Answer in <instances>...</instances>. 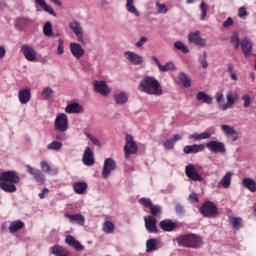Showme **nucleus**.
I'll list each match as a JSON object with an SVG mask.
<instances>
[{
    "label": "nucleus",
    "mask_w": 256,
    "mask_h": 256,
    "mask_svg": "<svg viewBox=\"0 0 256 256\" xmlns=\"http://www.w3.org/2000/svg\"><path fill=\"white\" fill-rule=\"evenodd\" d=\"M138 91L146 95H156V97L163 95L161 83L153 76H145L138 85Z\"/></svg>",
    "instance_id": "f257e3e1"
},
{
    "label": "nucleus",
    "mask_w": 256,
    "mask_h": 256,
    "mask_svg": "<svg viewBox=\"0 0 256 256\" xmlns=\"http://www.w3.org/2000/svg\"><path fill=\"white\" fill-rule=\"evenodd\" d=\"M180 247H188L190 249H199L203 245V238L197 234H185L176 238Z\"/></svg>",
    "instance_id": "f03ea898"
},
{
    "label": "nucleus",
    "mask_w": 256,
    "mask_h": 256,
    "mask_svg": "<svg viewBox=\"0 0 256 256\" xmlns=\"http://www.w3.org/2000/svg\"><path fill=\"white\" fill-rule=\"evenodd\" d=\"M125 145H124V157L125 159H130L131 155H137L139 151V147L137 146V142L133 139V136L130 134H126L125 136Z\"/></svg>",
    "instance_id": "7ed1b4c3"
},
{
    "label": "nucleus",
    "mask_w": 256,
    "mask_h": 256,
    "mask_svg": "<svg viewBox=\"0 0 256 256\" xmlns=\"http://www.w3.org/2000/svg\"><path fill=\"white\" fill-rule=\"evenodd\" d=\"M54 129L60 133H65V131L69 129V118H67V114L60 113L56 116L54 121Z\"/></svg>",
    "instance_id": "20e7f679"
},
{
    "label": "nucleus",
    "mask_w": 256,
    "mask_h": 256,
    "mask_svg": "<svg viewBox=\"0 0 256 256\" xmlns=\"http://www.w3.org/2000/svg\"><path fill=\"white\" fill-rule=\"evenodd\" d=\"M199 212L201 213V215H203V217H215L218 210L215 203L211 201H206L200 207Z\"/></svg>",
    "instance_id": "39448f33"
},
{
    "label": "nucleus",
    "mask_w": 256,
    "mask_h": 256,
    "mask_svg": "<svg viewBox=\"0 0 256 256\" xmlns=\"http://www.w3.org/2000/svg\"><path fill=\"white\" fill-rule=\"evenodd\" d=\"M21 181L19 175H17L16 171H5L0 172V182L1 183H14L17 184Z\"/></svg>",
    "instance_id": "423d86ee"
},
{
    "label": "nucleus",
    "mask_w": 256,
    "mask_h": 256,
    "mask_svg": "<svg viewBox=\"0 0 256 256\" xmlns=\"http://www.w3.org/2000/svg\"><path fill=\"white\" fill-rule=\"evenodd\" d=\"M115 169H117V163L115 160H113V158H106L101 173L103 179H108L111 172L115 171Z\"/></svg>",
    "instance_id": "0eeeda50"
},
{
    "label": "nucleus",
    "mask_w": 256,
    "mask_h": 256,
    "mask_svg": "<svg viewBox=\"0 0 256 256\" xmlns=\"http://www.w3.org/2000/svg\"><path fill=\"white\" fill-rule=\"evenodd\" d=\"M188 43H192L193 45H196L197 47H206L207 46V40H205L204 38H201L200 31L190 32L188 34Z\"/></svg>",
    "instance_id": "6e6552de"
},
{
    "label": "nucleus",
    "mask_w": 256,
    "mask_h": 256,
    "mask_svg": "<svg viewBox=\"0 0 256 256\" xmlns=\"http://www.w3.org/2000/svg\"><path fill=\"white\" fill-rule=\"evenodd\" d=\"M33 23V20L29 17L20 16L14 20V27L17 31H25L29 25Z\"/></svg>",
    "instance_id": "1a4fd4ad"
},
{
    "label": "nucleus",
    "mask_w": 256,
    "mask_h": 256,
    "mask_svg": "<svg viewBox=\"0 0 256 256\" xmlns=\"http://www.w3.org/2000/svg\"><path fill=\"white\" fill-rule=\"evenodd\" d=\"M206 147L209 149V151H211V153H227L225 143L219 142L217 140L209 141L206 143Z\"/></svg>",
    "instance_id": "9d476101"
},
{
    "label": "nucleus",
    "mask_w": 256,
    "mask_h": 256,
    "mask_svg": "<svg viewBox=\"0 0 256 256\" xmlns=\"http://www.w3.org/2000/svg\"><path fill=\"white\" fill-rule=\"evenodd\" d=\"M21 51L23 52V55L27 61H31L34 63V61H37V51H35V48L33 46L24 44L21 46Z\"/></svg>",
    "instance_id": "9b49d317"
},
{
    "label": "nucleus",
    "mask_w": 256,
    "mask_h": 256,
    "mask_svg": "<svg viewBox=\"0 0 256 256\" xmlns=\"http://www.w3.org/2000/svg\"><path fill=\"white\" fill-rule=\"evenodd\" d=\"M93 85H94V91L96 93H100V95H103V97H107L111 93V89H109V86H107L106 81L95 80Z\"/></svg>",
    "instance_id": "f8f14e48"
},
{
    "label": "nucleus",
    "mask_w": 256,
    "mask_h": 256,
    "mask_svg": "<svg viewBox=\"0 0 256 256\" xmlns=\"http://www.w3.org/2000/svg\"><path fill=\"white\" fill-rule=\"evenodd\" d=\"M26 169L28 173L34 177L36 183H40V185H45V174H43L41 170L33 168L30 165H26Z\"/></svg>",
    "instance_id": "ddd939ff"
},
{
    "label": "nucleus",
    "mask_w": 256,
    "mask_h": 256,
    "mask_svg": "<svg viewBox=\"0 0 256 256\" xmlns=\"http://www.w3.org/2000/svg\"><path fill=\"white\" fill-rule=\"evenodd\" d=\"M69 29H71V31L77 37L79 43H83V27H81V23H79L77 20H73L69 23Z\"/></svg>",
    "instance_id": "4468645a"
},
{
    "label": "nucleus",
    "mask_w": 256,
    "mask_h": 256,
    "mask_svg": "<svg viewBox=\"0 0 256 256\" xmlns=\"http://www.w3.org/2000/svg\"><path fill=\"white\" fill-rule=\"evenodd\" d=\"M185 174L192 181H203V176L197 173V169H195V166L192 164H189L185 167Z\"/></svg>",
    "instance_id": "2eb2a0df"
},
{
    "label": "nucleus",
    "mask_w": 256,
    "mask_h": 256,
    "mask_svg": "<svg viewBox=\"0 0 256 256\" xmlns=\"http://www.w3.org/2000/svg\"><path fill=\"white\" fill-rule=\"evenodd\" d=\"M145 227L149 233H159L157 229V219L153 216L144 217Z\"/></svg>",
    "instance_id": "dca6fc26"
},
{
    "label": "nucleus",
    "mask_w": 256,
    "mask_h": 256,
    "mask_svg": "<svg viewBox=\"0 0 256 256\" xmlns=\"http://www.w3.org/2000/svg\"><path fill=\"white\" fill-rule=\"evenodd\" d=\"M65 243L72 247L75 251H85V246L79 242V240L75 239L73 235H68L65 238Z\"/></svg>",
    "instance_id": "f3484780"
},
{
    "label": "nucleus",
    "mask_w": 256,
    "mask_h": 256,
    "mask_svg": "<svg viewBox=\"0 0 256 256\" xmlns=\"http://www.w3.org/2000/svg\"><path fill=\"white\" fill-rule=\"evenodd\" d=\"M159 227H160V229H162V231L171 233V231H175V229H177L179 227V225L177 223L173 222V220H171V219H165V220L160 221Z\"/></svg>",
    "instance_id": "a211bd4d"
},
{
    "label": "nucleus",
    "mask_w": 256,
    "mask_h": 256,
    "mask_svg": "<svg viewBox=\"0 0 256 256\" xmlns=\"http://www.w3.org/2000/svg\"><path fill=\"white\" fill-rule=\"evenodd\" d=\"M82 161L87 167L95 165V158L93 157V150L90 147H87L84 151Z\"/></svg>",
    "instance_id": "6ab92c4d"
},
{
    "label": "nucleus",
    "mask_w": 256,
    "mask_h": 256,
    "mask_svg": "<svg viewBox=\"0 0 256 256\" xmlns=\"http://www.w3.org/2000/svg\"><path fill=\"white\" fill-rule=\"evenodd\" d=\"M70 51L75 59H81L85 55V49L75 42L70 43Z\"/></svg>",
    "instance_id": "aec40b11"
},
{
    "label": "nucleus",
    "mask_w": 256,
    "mask_h": 256,
    "mask_svg": "<svg viewBox=\"0 0 256 256\" xmlns=\"http://www.w3.org/2000/svg\"><path fill=\"white\" fill-rule=\"evenodd\" d=\"M183 151L185 155H190L191 153H201V151H205V144H193L184 146Z\"/></svg>",
    "instance_id": "412c9836"
},
{
    "label": "nucleus",
    "mask_w": 256,
    "mask_h": 256,
    "mask_svg": "<svg viewBox=\"0 0 256 256\" xmlns=\"http://www.w3.org/2000/svg\"><path fill=\"white\" fill-rule=\"evenodd\" d=\"M240 45L245 57H249L253 53V42L251 40L244 38Z\"/></svg>",
    "instance_id": "4be33fe9"
},
{
    "label": "nucleus",
    "mask_w": 256,
    "mask_h": 256,
    "mask_svg": "<svg viewBox=\"0 0 256 256\" xmlns=\"http://www.w3.org/2000/svg\"><path fill=\"white\" fill-rule=\"evenodd\" d=\"M124 55L132 65H141L143 63V57L135 52L128 51Z\"/></svg>",
    "instance_id": "5701e85b"
},
{
    "label": "nucleus",
    "mask_w": 256,
    "mask_h": 256,
    "mask_svg": "<svg viewBox=\"0 0 256 256\" xmlns=\"http://www.w3.org/2000/svg\"><path fill=\"white\" fill-rule=\"evenodd\" d=\"M152 59L155 61L159 71L162 73H166V71H173V69H175V64H173V62H168L165 65H162L157 56H152Z\"/></svg>",
    "instance_id": "b1692460"
},
{
    "label": "nucleus",
    "mask_w": 256,
    "mask_h": 256,
    "mask_svg": "<svg viewBox=\"0 0 256 256\" xmlns=\"http://www.w3.org/2000/svg\"><path fill=\"white\" fill-rule=\"evenodd\" d=\"M227 104H220L219 107L222 109V111H227L229 107H233L235 105V102L237 101V95H233V93L229 92L226 95Z\"/></svg>",
    "instance_id": "393cba45"
},
{
    "label": "nucleus",
    "mask_w": 256,
    "mask_h": 256,
    "mask_svg": "<svg viewBox=\"0 0 256 256\" xmlns=\"http://www.w3.org/2000/svg\"><path fill=\"white\" fill-rule=\"evenodd\" d=\"M65 113L71 114H77V113H83V106H81L77 102L70 103L65 108Z\"/></svg>",
    "instance_id": "a878e982"
},
{
    "label": "nucleus",
    "mask_w": 256,
    "mask_h": 256,
    "mask_svg": "<svg viewBox=\"0 0 256 256\" xmlns=\"http://www.w3.org/2000/svg\"><path fill=\"white\" fill-rule=\"evenodd\" d=\"M18 98L20 103H22V105H26V103H29V101H31V90L30 89L20 90L18 93Z\"/></svg>",
    "instance_id": "bb28decb"
},
{
    "label": "nucleus",
    "mask_w": 256,
    "mask_h": 256,
    "mask_svg": "<svg viewBox=\"0 0 256 256\" xmlns=\"http://www.w3.org/2000/svg\"><path fill=\"white\" fill-rule=\"evenodd\" d=\"M64 217L69 219L70 223H79V225H83V223H85V217H83L81 214L66 213Z\"/></svg>",
    "instance_id": "cd10ccee"
},
{
    "label": "nucleus",
    "mask_w": 256,
    "mask_h": 256,
    "mask_svg": "<svg viewBox=\"0 0 256 256\" xmlns=\"http://www.w3.org/2000/svg\"><path fill=\"white\" fill-rule=\"evenodd\" d=\"M222 131L226 134L232 137V141H237L239 139V136L237 134V131L233 129V127L224 124L221 126Z\"/></svg>",
    "instance_id": "c85d7f7f"
},
{
    "label": "nucleus",
    "mask_w": 256,
    "mask_h": 256,
    "mask_svg": "<svg viewBox=\"0 0 256 256\" xmlns=\"http://www.w3.org/2000/svg\"><path fill=\"white\" fill-rule=\"evenodd\" d=\"M51 253L55 256H69V250L60 245H55L51 247Z\"/></svg>",
    "instance_id": "c756f323"
},
{
    "label": "nucleus",
    "mask_w": 256,
    "mask_h": 256,
    "mask_svg": "<svg viewBox=\"0 0 256 256\" xmlns=\"http://www.w3.org/2000/svg\"><path fill=\"white\" fill-rule=\"evenodd\" d=\"M25 227V223L21 220H16L10 223L8 227L9 233H17V231H21Z\"/></svg>",
    "instance_id": "7c9ffc66"
},
{
    "label": "nucleus",
    "mask_w": 256,
    "mask_h": 256,
    "mask_svg": "<svg viewBox=\"0 0 256 256\" xmlns=\"http://www.w3.org/2000/svg\"><path fill=\"white\" fill-rule=\"evenodd\" d=\"M231 177H233V173L227 172L223 178L220 180L218 187H223L224 189H229L231 187Z\"/></svg>",
    "instance_id": "2f4dec72"
},
{
    "label": "nucleus",
    "mask_w": 256,
    "mask_h": 256,
    "mask_svg": "<svg viewBox=\"0 0 256 256\" xmlns=\"http://www.w3.org/2000/svg\"><path fill=\"white\" fill-rule=\"evenodd\" d=\"M242 185L245 187V189H248V191H251V193H256V182L255 180L251 178H244L242 180Z\"/></svg>",
    "instance_id": "473e14b6"
},
{
    "label": "nucleus",
    "mask_w": 256,
    "mask_h": 256,
    "mask_svg": "<svg viewBox=\"0 0 256 256\" xmlns=\"http://www.w3.org/2000/svg\"><path fill=\"white\" fill-rule=\"evenodd\" d=\"M196 100L202 101V103H206V105H211V103H213V98L211 97V95H208L203 91L197 93Z\"/></svg>",
    "instance_id": "72a5a7b5"
},
{
    "label": "nucleus",
    "mask_w": 256,
    "mask_h": 256,
    "mask_svg": "<svg viewBox=\"0 0 256 256\" xmlns=\"http://www.w3.org/2000/svg\"><path fill=\"white\" fill-rule=\"evenodd\" d=\"M87 187V183L85 182H76L73 185V190L77 193V195H85Z\"/></svg>",
    "instance_id": "f704fd0d"
},
{
    "label": "nucleus",
    "mask_w": 256,
    "mask_h": 256,
    "mask_svg": "<svg viewBox=\"0 0 256 256\" xmlns=\"http://www.w3.org/2000/svg\"><path fill=\"white\" fill-rule=\"evenodd\" d=\"M157 245H159V240L152 238L147 240L146 242V251L147 253H151L153 251H157L159 249V247H157Z\"/></svg>",
    "instance_id": "c9c22d12"
},
{
    "label": "nucleus",
    "mask_w": 256,
    "mask_h": 256,
    "mask_svg": "<svg viewBox=\"0 0 256 256\" xmlns=\"http://www.w3.org/2000/svg\"><path fill=\"white\" fill-rule=\"evenodd\" d=\"M114 101L117 105H125V103L129 101V96L127 95V92H120L114 96Z\"/></svg>",
    "instance_id": "e433bc0d"
},
{
    "label": "nucleus",
    "mask_w": 256,
    "mask_h": 256,
    "mask_svg": "<svg viewBox=\"0 0 256 256\" xmlns=\"http://www.w3.org/2000/svg\"><path fill=\"white\" fill-rule=\"evenodd\" d=\"M0 189L5 191V193H15L17 191V186L13 183L0 182Z\"/></svg>",
    "instance_id": "4c0bfd02"
},
{
    "label": "nucleus",
    "mask_w": 256,
    "mask_h": 256,
    "mask_svg": "<svg viewBox=\"0 0 256 256\" xmlns=\"http://www.w3.org/2000/svg\"><path fill=\"white\" fill-rule=\"evenodd\" d=\"M35 2L38 5H40V7H42V9H44V11H46L50 15H53V17H57V13H55V10H53V8L51 6L47 5V2H45V0H35Z\"/></svg>",
    "instance_id": "58836bf2"
},
{
    "label": "nucleus",
    "mask_w": 256,
    "mask_h": 256,
    "mask_svg": "<svg viewBox=\"0 0 256 256\" xmlns=\"http://www.w3.org/2000/svg\"><path fill=\"white\" fill-rule=\"evenodd\" d=\"M40 167L43 173H50L52 175H57V173H59L58 169H51V166H49V163H47V161H42L40 163Z\"/></svg>",
    "instance_id": "ea45409f"
},
{
    "label": "nucleus",
    "mask_w": 256,
    "mask_h": 256,
    "mask_svg": "<svg viewBox=\"0 0 256 256\" xmlns=\"http://www.w3.org/2000/svg\"><path fill=\"white\" fill-rule=\"evenodd\" d=\"M178 79L182 83L183 87H185L186 89H189V87H191V78H189L187 74L181 72L178 75Z\"/></svg>",
    "instance_id": "a19ab883"
},
{
    "label": "nucleus",
    "mask_w": 256,
    "mask_h": 256,
    "mask_svg": "<svg viewBox=\"0 0 256 256\" xmlns=\"http://www.w3.org/2000/svg\"><path fill=\"white\" fill-rule=\"evenodd\" d=\"M211 132H203L200 134H192L189 139H194V141H203V139H211Z\"/></svg>",
    "instance_id": "79ce46f5"
},
{
    "label": "nucleus",
    "mask_w": 256,
    "mask_h": 256,
    "mask_svg": "<svg viewBox=\"0 0 256 256\" xmlns=\"http://www.w3.org/2000/svg\"><path fill=\"white\" fill-rule=\"evenodd\" d=\"M134 0H126V9L129 13H133L136 17H139V11L133 5Z\"/></svg>",
    "instance_id": "37998d69"
},
{
    "label": "nucleus",
    "mask_w": 256,
    "mask_h": 256,
    "mask_svg": "<svg viewBox=\"0 0 256 256\" xmlns=\"http://www.w3.org/2000/svg\"><path fill=\"white\" fill-rule=\"evenodd\" d=\"M150 213H151V217H159V215H162L163 213V208L159 205H153L152 204V207L150 208Z\"/></svg>",
    "instance_id": "c03bdc74"
},
{
    "label": "nucleus",
    "mask_w": 256,
    "mask_h": 256,
    "mask_svg": "<svg viewBox=\"0 0 256 256\" xmlns=\"http://www.w3.org/2000/svg\"><path fill=\"white\" fill-rule=\"evenodd\" d=\"M43 33L46 37H53V25L51 22H46L43 26Z\"/></svg>",
    "instance_id": "a18cd8bd"
},
{
    "label": "nucleus",
    "mask_w": 256,
    "mask_h": 256,
    "mask_svg": "<svg viewBox=\"0 0 256 256\" xmlns=\"http://www.w3.org/2000/svg\"><path fill=\"white\" fill-rule=\"evenodd\" d=\"M61 147H63V143L59 141H52L47 145L48 151H61Z\"/></svg>",
    "instance_id": "49530a36"
},
{
    "label": "nucleus",
    "mask_w": 256,
    "mask_h": 256,
    "mask_svg": "<svg viewBox=\"0 0 256 256\" xmlns=\"http://www.w3.org/2000/svg\"><path fill=\"white\" fill-rule=\"evenodd\" d=\"M174 47L175 49H177L178 51H181L182 53H189V47H187V45H185V43L181 42V41H176L174 43Z\"/></svg>",
    "instance_id": "de8ad7c7"
},
{
    "label": "nucleus",
    "mask_w": 256,
    "mask_h": 256,
    "mask_svg": "<svg viewBox=\"0 0 256 256\" xmlns=\"http://www.w3.org/2000/svg\"><path fill=\"white\" fill-rule=\"evenodd\" d=\"M200 10H201L200 19L202 21H205V19H207V11H209V5H207L205 2H201Z\"/></svg>",
    "instance_id": "09e8293b"
},
{
    "label": "nucleus",
    "mask_w": 256,
    "mask_h": 256,
    "mask_svg": "<svg viewBox=\"0 0 256 256\" xmlns=\"http://www.w3.org/2000/svg\"><path fill=\"white\" fill-rule=\"evenodd\" d=\"M102 229L104 233H113V231H115V224L111 221H106L104 222Z\"/></svg>",
    "instance_id": "8fccbe9b"
},
{
    "label": "nucleus",
    "mask_w": 256,
    "mask_h": 256,
    "mask_svg": "<svg viewBox=\"0 0 256 256\" xmlns=\"http://www.w3.org/2000/svg\"><path fill=\"white\" fill-rule=\"evenodd\" d=\"M241 99L244 101L243 107L245 109H249V107H251V103H253V98H251L249 94H244L242 95Z\"/></svg>",
    "instance_id": "3c124183"
},
{
    "label": "nucleus",
    "mask_w": 256,
    "mask_h": 256,
    "mask_svg": "<svg viewBox=\"0 0 256 256\" xmlns=\"http://www.w3.org/2000/svg\"><path fill=\"white\" fill-rule=\"evenodd\" d=\"M241 223H243V220L239 217H234L231 219V225L233 229H241Z\"/></svg>",
    "instance_id": "603ef678"
},
{
    "label": "nucleus",
    "mask_w": 256,
    "mask_h": 256,
    "mask_svg": "<svg viewBox=\"0 0 256 256\" xmlns=\"http://www.w3.org/2000/svg\"><path fill=\"white\" fill-rule=\"evenodd\" d=\"M231 43L234 45V49H239V46L241 45V42L239 40V34L234 33L231 36Z\"/></svg>",
    "instance_id": "864d4df0"
},
{
    "label": "nucleus",
    "mask_w": 256,
    "mask_h": 256,
    "mask_svg": "<svg viewBox=\"0 0 256 256\" xmlns=\"http://www.w3.org/2000/svg\"><path fill=\"white\" fill-rule=\"evenodd\" d=\"M140 205H143V207H147L148 209H151L153 207V202L149 198H141L139 199Z\"/></svg>",
    "instance_id": "5fc2aeb1"
},
{
    "label": "nucleus",
    "mask_w": 256,
    "mask_h": 256,
    "mask_svg": "<svg viewBox=\"0 0 256 256\" xmlns=\"http://www.w3.org/2000/svg\"><path fill=\"white\" fill-rule=\"evenodd\" d=\"M53 89L51 88H44L43 92H42V97L46 99V101H49V99H51V97H53Z\"/></svg>",
    "instance_id": "6e6d98bb"
},
{
    "label": "nucleus",
    "mask_w": 256,
    "mask_h": 256,
    "mask_svg": "<svg viewBox=\"0 0 256 256\" xmlns=\"http://www.w3.org/2000/svg\"><path fill=\"white\" fill-rule=\"evenodd\" d=\"M163 146H164L168 151H171V149H173V148L175 147V141H173V139L166 140V141L163 143Z\"/></svg>",
    "instance_id": "4d7b16f0"
},
{
    "label": "nucleus",
    "mask_w": 256,
    "mask_h": 256,
    "mask_svg": "<svg viewBox=\"0 0 256 256\" xmlns=\"http://www.w3.org/2000/svg\"><path fill=\"white\" fill-rule=\"evenodd\" d=\"M156 7H157V11L158 13H167V11H169V9H167V6L165 4H161L159 2L156 3Z\"/></svg>",
    "instance_id": "13d9d810"
},
{
    "label": "nucleus",
    "mask_w": 256,
    "mask_h": 256,
    "mask_svg": "<svg viewBox=\"0 0 256 256\" xmlns=\"http://www.w3.org/2000/svg\"><path fill=\"white\" fill-rule=\"evenodd\" d=\"M65 46L63 40H58V48H57V55H63L65 53Z\"/></svg>",
    "instance_id": "bf43d9fd"
},
{
    "label": "nucleus",
    "mask_w": 256,
    "mask_h": 256,
    "mask_svg": "<svg viewBox=\"0 0 256 256\" xmlns=\"http://www.w3.org/2000/svg\"><path fill=\"white\" fill-rule=\"evenodd\" d=\"M86 137H88V139H90V141L93 143V145H96V147H101V141H99V139H97L96 137H94L91 134H86Z\"/></svg>",
    "instance_id": "052dcab7"
},
{
    "label": "nucleus",
    "mask_w": 256,
    "mask_h": 256,
    "mask_svg": "<svg viewBox=\"0 0 256 256\" xmlns=\"http://www.w3.org/2000/svg\"><path fill=\"white\" fill-rule=\"evenodd\" d=\"M189 201L190 203H199V196L197 195V193L190 194Z\"/></svg>",
    "instance_id": "680f3d73"
},
{
    "label": "nucleus",
    "mask_w": 256,
    "mask_h": 256,
    "mask_svg": "<svg viewBox=\"0 0 256 256\" xmlns=\"http://www.w3.org/2000/svg\"><path fill=\"white\" fill-rule=\"evenodd\" d=\"M238 17H247V9L245 7H241L238 9Z\"/></svg>",
    "instance_id": "e2e57ef3"
},
{
    "label": "nucleus",
    "mask_w": 256,
    "mask_h": 256,
    "mask_svg": "<svg viewBox=\"0 0 256 256\" xmlns=\"http://www.w3.org/2000/svg\"><path fill=\"white\" fill-rule=\"evenodd\" d=\"M175 211H176L177 215H183V213H185V209L183 208V205H181V204H177L175 206Z\"/></svg>",
    "instance_id": "0e129e2a"
},
{
    "label": "nucleus",
    "mask_w": 256,
    "mask_h": 256,
    "mask_svg": "<svg viewBox=\"0 0 256 256\" xmlns=\"http://www.w3.org/2000/svg\"><path fill=\"white\" fill-rule=\"evenodd\" d=\"M233 25V18L228 17L224 22H223V27L227 29L228 27H231Z\"/></svg>",
    "instance_id": "69168bd1"
},
{
    "label": "nucleus",
    "mask_w": 256,
    "mask_h": 256,
    "mask_svg": "<svg viewBox=\"0 0 256 256\" xmlns=\"http://www.w3.org/2000/svg\"><path fill=\"white\" fill-rule=\"evenodd\" d=\"M55 139L57 141H66L67 140V135L65 133H57L55 136Z\"/></svg>",
    "instance_id": "338daca9"
},
{
    "label": "nucleus",
    "mask_w": 256,
    "mask_h": 256,
    "mask_svg": "<svg viewBox=\"0 0 256 256\" xmlns=\"http://www.w3.org/2000/svg\"><path fill=\"white\" fill-rule=\"evenodd\" d=\"M223 101H225V96L223 95V93H218V95H216V102L220 106Z\"/></svg>",
    "instance_id": "774afa93"
}]
</instances>
